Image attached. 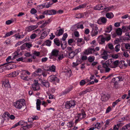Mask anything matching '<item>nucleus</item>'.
Instances as JSON below:
<instances>
[{
    "instance_id": "obj_1",
    "label": "nucleus",
    "mask_w": 130,
    "mask_h": 130,
    "mask_svg": "<svg viewBox=\"0 0 130 130\" xmlns=\"http://www.w3.org/2000/svg\"><path fill=\"white\" fill-rule=\"evenodd\" d=\"M14 105L16 108L18 109H20L25 105V100L24 99H20L16 101Z\"/></svg>"
},
{
    "instance_id": "obj_2",
    "label": "nucleus",
    "mask_w": 130,
    "mask_h": 130,
    "mask_svg": "<svg viewBox=\"0 0 130 130\" xmlns=\"http://www.w3.org/2000/svg\"><path fill=\"white\" fill-rule=\"evenodd\" d=\"M75 102V101L74 100L67 101L65 103V107L68 109H69L71 108H73L76 105Z\"/></svg>"
},
{
    "instance_id": "obj_3",
    "label": "nucleus",
    "mask_w": 130,
    "mask_h": 130,
    "mask_svg": "<svg viewBox=\"0 0 130 130\" xmlns=\"http://www.w3.org/2000/svg\"><path fill=\"white\" fill-rule=\"evenodd\" d=\"M74 47L68 46L67 47V50L68 51L69 58L72 59L76 55L74 51Z\"/></svg>"
},
{
    "instance_id": "obj_4",
    "label": "nucleus",
    "mask_w": 130,
    "mask_h": 130,
    "mask_svg": "<svg viewBox=\"0 0 130 130\" xmlns=\"http://www.w3.org/2000/svg\"><path fill=\"white\" fill-rule=\"evenodd\" d=\"M49 81L53 83H59L60 80L56 75H52L50 76L48 78Z\"/></svg>"
},
{
    "instance_id": "obj_5",
    "label": "nucleus",
    "mask_w": 130,
    "mask_h": 130,
    "mask_svg": "<svg viewBox=\"0 0 130 130\" xmlns=\"http://www.w3.org/2000/svg\"><path fill=\"white\" fill-rule=\"evenodd\" d=\"M57 13V11L55 10H47L44 11L42 13L43 14H45L52 15H55Z\"/></svg>"
},
{
    "instance_id": "obj_6",
    "label": "nucleus",
    "mask_w": 130,
    "mask_h": 130,
    "mask_svg": "<svg viewBox=\"0 0 130 130\" xmlns=\"http://www.w3.org/2000/svg\"><path fill=\"white\" fill-rule=\"evenodd\" d=\"M105 38L102 35L99 36L97 39V40L100 44H103L105 43Z\"/></svg>"
},
{
    "instance_id": "obj_7",
    "label": "nucleus",
    "mask_w": 130,
    "mask_h": 130,
    "mask_svg": "<svg viewBox=\"0 0 130 130\" xmlns=\"http://www.w3.org/2000/svg\"><path fill=\"white\" fill-rule=\"evenodd\" d=\"M95 50L94 48H89L87 49L84 52V53L86 55H88L89 54H92L93 53L95 52Z\"/></svg>"
},
{
    "instance_id": "obj_8",
    "label": "nucleus",
    "mask_w": 130,
    "mask_h": 130,
    "mask_svg": "<svg viewBox=\"0 0 130 130\" xmlns=\"http://www.w3.org/2000/svg\"><path fill=\"white\" fill-rule=\"evenodd\" d=\"M98 27L97 26H95V28L92 29V32H91V35L92 37L96 36L98 33Z\"/></svg>"
},
{
    "instance_id": "obj_9",
    "label": "nucleus",
    "mask_w": 130,
    "mask_h": 130,
    "mask_svg": "<svg viewBox=\"0 0 130 130\" xmlns=\"http://www.w3.org/2000/svg\"><path fill=\"white\" fill-rule=\"evenodd\" d=\"M2 84L3 86H4L5 87L9 88L10 87L9 80L8 79H6L3 82H2Z\"/></svg>"
},
{
    "instance_id": "obj_10",
    "label": "nucleus",
    "mask_w": 130,
    "mask_h": 130,
    "mask_svg": "<svg viewBox=\"0 0 130 130\" xmlns=\"http://www.w3.org/2000/svg\"><path fill=\"white\" fill-rule=\"evenodd\" d=\"M10 116V114L8 112H6L3 113L2 117L4 120H8L9 119Z\"/></svg>"
},
{
    "instance_id": "obj_11",
    "label": "nucleus",
    "mask_w": 130,
    "mask_h": 130,
    "mask_svg": "<svg viewBox=\"0 0 130 130\" xmlns=\"http://www.w3.org/2000/svg\"><path fill=\"white\" fill-rule=\"evenodd\" d=\"M107 21V19L105 17H102L100 18L98 21V23L99 24H100L101 23L100 22L101 21L103 23H105Z\"/></svg>"
},
{
    "instance_id": "obj_12",
    "label": "nucleus",
    "mask_w": 130,
    "mask_h": 130,
    "mask_svg": "<svg viewBox=\"0 0 130 130\" xmlns=\"http://www.w3.org/2000/svg\"><path fill=\"white\" fill-rule=\"evenodd\" d=\"M59 51L56 49H53L52 51L51 55L52 56L57 57L58 55Z\"/></svg>"
},
{
    "instance_id": "obj_13",
    "label": "nucleus",
    "mask_w": 130,
    "mask_h": 130,
    "mask_svg": "<svg viewBox=\"0 0 130 130\" xmlns=\"http://www.w3.org/2000/svg\"><path fill=\"white\" fill-rule=\"evenodd\" d=\"M64 32L63 30L62 29H60L58 31L57 30L55 33V35L57 36H59L62 35Z\"/></svg>"
},
{
    "instance_id": "obj_14",
    "label": "nucleus",
    "mask_w": 130,
    "mask_h": 130,
    "mask_svg": "<svg viewBox=\"0 0 130 130\" xmlns=\"http://www.w3.org/2000/svg\"><path fill=\"white\" fill-rule=\"evenodd\" d=\"M41 84L42 85L44 86L46 88L50 86V84L47 81L44 80L41 81Z\"/></svg>"
},
{
    "instance_id": "obj_15",
    "label": "nucleus",
    "mask_w": 130,
    "mask_h": 130,
    "mask_svg": "<svg viewBox=\"0 0 130 130\" xmlns=\"http://www.w3.org/2000/svg\"><path fill=\"white\" fill-rule=\"evenodd\" d=\"M19 73V71H14L12 72L11 73H10L9 75H10L11 76L14 77L18 75Z\"/></svg>"
},
{
    "instance_id": "obj_16",
    "label": "nucleus",
    "mask_w": 130,
    "mask_h": 130,
    "mask_svg": "<svg viewBox=\"0 0 130 130\" xmlns=\"http://www.w3.org/2000/svg\"><path fill=\"white\" fill-rule=\"evenodd\" d=\"M61 41H60L59 39L58 38H56L54 40V44L58 46H59L60 45H61Z\"/></svg>"
},
{
    "instance_id": "obj_17",
    "label": "nucleus",
    "mask_w": 130,
    "mask_h": 130,
    "mask_svg": "<svg viewBox=\"0 0 130 130\" xmlns=\"http://www.w3.org/2000/svg\"><path fill=\"white\" fill-rule=\"evenodd\" d=\"M56 67L54 65H53L50 67L48 69H47L46 70L47 71H50L51 72H55L56 70Z\"/></svg>"
},
{
    "instance_id": "obj_18",
    "label": "nucleus",
    "mask_w": 130,
    "mask_h": 130,
    "mask_svg": "<svg viewBox=\"0 0 130 130\" xmlns=\"http://www.w3.org/2000/svg\"><path fill=\"white\" fill-rule=\"evenodd\" d=\"M41 101L39 99L37 100L36 104V107L37 110H40V105L41 104Z\"/></svg>"
},
{
    "instance_id": "obj_19",
    "label": "nucleus",
    "mask_w": 130,
    "mask_h": 130,
    "mask_svg": "<svg viewBox=\"0 0 130 130\" xmlns=\"http://www.w3.org/2000/svg\"><path fill=\"white\" fill-rule=\"evenodd\" d=\"M118 80V77H114L112 79L111 82L114 83V85H117L119 82Z\"/></svg>"
},
{
    "instance_id": "obj_20",
    "label": "nucleus",
    "mask_w": 130,
    "mask_h": 130,
    "mask_svg": "<svg viewBox=\"0 0 130 130\" xmlns=\"http://www.w3.org/2000/svg\"><path fill=\"white\" fill-rule=\"evenodd\" d=\"M86 6V5L85 4H83L82 5H79L78 6H77L76 7L74 8L73 10H76L80 9L83 8Z\"/></svg>"
},
{
    "instance_id": "obj_21",
    "label": "nucleus",
    "mask_w": 130,
    "mask_h": 130,
    "mask_svg": "<svg viewBox=\"0 0 130 130\" xmlns=\"http://www.w3.org/2000/svg\"><path fill=\"white\" fill-rule=\"evenodd\" d=\"M106 16L108 18L111 19L114 17V15L112 12H108L106 13Z\"/></svg>"
},
{
    "instance_id": "obj_22",
    "label": "nucleus",
    "mask_w": 130,
    "mask_h": 130,
    "mask_svg": "<svg viewBox=\"0 0 130 130\" xmlns=\"http://www.w3.org/2000/svg\"><path fill=\"white\" fill-rule=\"evenodd\" d=\"M101 100L103 101H105L108 100L107 95L105 94H103L102 95Z\"/></svg>"
},
{
    "instance_id": "obj_23",
    "label": "nucleus",
    "mask_w": 130,
    "mask_h": 130,
    "mask_svg": "<svg viewBox=\"0 0 130 130\" xmlns=\"http://www.w3.org/2000/svg\"><path fill=\"white\" fill-rule=\"evenodd\" d=\"M112 29V26L111 25H110L109 26L107 27L106 29L105 30V32L107 33H109Z\"/></svg>"
},
{
    "instance_id": "obj_24",
    "label": "nucleus",
    "mask_w": 130,
    "mask_h": 130,
    "mask_svg": "<svg viewBox=\"0 0 130 130\" xmlns=\"http://www.w3.org/2000/svg\"><path fill=\"white\" fill-rule=\"evenodd\" d=\"M81 113H79L77 114V117L78 118V119L75 120V123H77L79 121L82 119V118L81 117Z\"/></svg>"
},
{
    "instance_id": "obj_25",
    "label": "nucleus",
    "mask_w": 130,
    "mask_h": 130,
    "mask_svg": "<svg viewBox=\"0 0 130 130\" xmlns=\"http://www.w3.org/2000/svg\"><path fill=\"white\" fill-rule=\"evenodd\" d=\"M73 88V87L72 86H71V87H70L67 90H65L63 92V94L64 95L65 94H66L67 93L69 92L71 90H72Z\"/></svg>"
},
{
    "instance_id": "obj_26",
    "label": "nucleus",
    "mask_w": 130,
    "mask_h": 130,
    "mask_svg": "<svg viewBox=\"0 0 130 130\" xmlns=\"http://www.w3.org/2000/svg\"><path fill=\"white\" fill-rule=\"evenodd\" d=\"M46 3H45L38 6L37 8V9H40L45 7V4Z\"/></svg>"
},
{
    "instance_id": "obj_27",
    "label": "nucleus",
    "mask_w": 130,
    "mask_h": 130,
    "mask_svg": "<svg viewBox=\"0 0 130 130\" xmlns=\"http://www.w3.org/2000/svg\"><path fill=\"white\" fill-rule=\"evenodd\" d=\"M116 32L118 35H121L122 33V29L120 28H118L117 29Z\"/></svg>"
},
{
    "instance_id": "obj_28",
    "label": "nucleus",
    "mask_w": 130,
    "mask_h": 130,
    "mask_svg": "<svg viewBox=\"0 0 130 130\" xmlns=\"http://www.w3.org/2000/svg\"><path fill=\"white\" fill-rule=\"evenodd\" d=\"M15 33V31H10V32H7L5 35L3 37L4 38H6L7 37H9L11 35H12L13 34Z\"/></svg>"
},
{
    "instance_id": "obj_29",
    "label": "nucleus",
    "mask_w": 130,
    "mask_h": 130,
    "mask_svg": "<svg viewBox=\"0 0 130 130\" xmlns=\"http://www.w3.org/2000/svg\"><path fill=\"white\" fill-rule=\"evenodd\" d=\"M47 35V32L45 31L42 34L41 36L39 38L41 39H44L46 36Z\"/></svg>"
},
{
    "instance_id": "obj_30",
    "label": "nucleus",
    "mask_w": 130,
    "mask_h": 130,
    "mask_svg": "<svg viewBox=\"0 0 130 130\" xmlns=\"http://www.w3.org/2000/svg\"><path fill=\"white\" fill-rule=\"evenodd\" d=\"M121 99L119 98L118 99L116 100L115 102H113L112 104V106L113 107H114L115 105H117L118 103L121 101Z\"/></svg>"
},
{
    "instance_id": "obj_31",
    "label": "nucleus",
    "mask_w": 130,
    "mask_h": 130,
    "mask_svg": "<svg viewBox=\"0 0 130 130\" xmlns=\"http://www.w3.org/2000/svg\"><path fill=\"white\" fill-rule=\"evenodd\" d=\"M32 127V124H30L29 125H26L25 126H23V127L22 128L23 129V130H25L27 129H28L29 128H31Z\"/></svg>"
},
{
    "instance_id": "obj_32",
    "label": "nucleus",
    "mask_w": 130,
    "mask_h": 130,
    "mask_svg": "<svg viewBox=\"0 0 130 130\" xmlns=\"http://www.w3.org/2000/svg\"><path fill=\"white\" fill-rule=\"evenodd\" d=\"M94 59L95 57L93 56L92 57L91 56H90L88 58V60L89 62H92L94 61Z\"/></svg>"
},
{
    "instance_id": "obj_33",
    "label": "nucleus",
    "mask_w": 130,
    "mask_h": 130,
    "mask_svg": "<svg viewBox=\"0 0 130 130\" xmlns=\"http://www.w3.org/2000/svg\"><path fill=\"white\" fill-rule=\"evenodd\" d=\"M110 63V62H108L106 63V62L102 63V67L103 68H105L108 67Z\"/></svg>"
},
{
    "instance_id": "obj_34",
    "label": "nucleus",
    "mask_w": 130,
    "mask_h": 130,
    "mask_svg": "<svg viewBox=\"0 0 130 130\" xmlns=\"http://www.w3.org/2000/svg\"><path fill=\"white\" fill-rule=\"evenodd\" d=\"M32 88L33 90L35 91H37L40 89V87L39 86H32Z\"/></svg>"
},
{
    "instance_id": "obj_35",
    "label": "nucleus",
    "mask_w": 130,
    "mask_h": 130,
    "mask_svg": "<svg viewBox=\"0 0 130 130\" xmlns=\"http://www.w3.org/2000/svg\"><path fill=\"white\" fill-rule=\"evenodd\" d=\"M101 6V4H98L97 5H96L94 7L93 9L94 10H100L101 8H100V6Z\"/></svg>"
},
{
    "instance_id": "obj_36",
    "label": "nucleus",
    "mask_w": 130,
    "mask_h": 130,
    "mask_svg": "<svg viewBox=\"0 0 130 130\" xmlns=\"http://www.w3.org/2000/svg\"><path fill=\"white\" fill-rule=\"evenodd\" d=\"M68 37V35L67 33H64L63 35V37L61 38V40L63 41H65Z\"/></svg>"
},
{
    "instance_id": "obj_37",
    "label": "nucleus",
    "mask_w": 130,
    "mask_h": 130,
    "mask_svg": "<svg viewBox=\"0 0 130 130\" xmlns=\"http://www.w3.org/2000/svg\"><path fill=\"white\" fill-rule=\"evenodd\" d=\"M120 45L118 44L116 45L115 47V51L116 52H118L120 50Z\"/></svg>"
},
{
    "instance_id": "obj_38",
    "label": "nucleus",
    "mask_w": 130,
    "mask_h": 130,
    "mask_svg": "<svg viewBox=\"0 0 130 130\" xmlns=\"http://www.w3.org/2000/svg\"><path fill=\"white\" fill-rule=\"evenodd\" d=\"M75 54L76 55L78 54V53H79L81 51V48H78L77 49H76L75 50H74Z\"/></svg>"
},
{
    "instance_id": "obj_39",
    "label": "nucleus",
    "mask_w": 130,
    "mask_h": 130,
    "mask_svg": "<svg viewBox=\"0 0 130 130\" xmlns=\"http://www.w3.org/2000/svg\"><path fill=\"white\" fill-rule=\"evenodd\" d=\"M101 124L100 123H97L95 125V128L99 129L100 128Z\"/></svg>"
},
{
    "instance_id": "obj_40",
    "label": "nucleus",
    "mask_w": 130,
    "mask_h": 130,
    "mask_svg": "<svg viewBox=\"0 0 130 130\" xmlns=\"http://www.w3.org/2000/svg\"><path fill=\"white\" fill-rule=\"evenodd\" d=\"M45 42L47 43L46 44V45L50 46L51 45V41L49 40H47Z\"/></svg>"
},
{
    "instance_id": "obj_41",
    "label": "nucleus",
    "mask_w": 130,
    "mask_h": 130,
    "mask_svg": "<svg viewBox=\"0 0 130 130\" xmlns=\"http://www.w3.org/2000/svg\"><path fill=\"white\" fill-rule=\"evenodd\" d=\"M30 12L32 14H35L37 12V11L34 8H32Z\"/></svg>"
},
{
    "instance_id": "obj_42",
    "label": "nucleus",
    "mask_w": 130,
    "mask_h": 130,
    "mask_svg": "<svg viewBox=\"0 0 130 130\" xmlns=\"http://www.w3.org/2000/svg\"><path fill=\"white\" fill-rule=\"evenodd\" d=\"M14 63V61H11L10 62H7L6 63H4L3 64L0 65V67L2 66H3L5 65L9 64L10 63Z\"/></svg>"
},
{
    "instance_id": "obj_43",
    "label": "nucleus",
    "mask_w": 130,
    "mask_h": 130,
    "mask_svg": "<svg viewBox=\"0 0 130 130\" xmlns=\"http://www.w3.org/2000/svg\"><path fill=\"white\" fill-rule=\"evenodd\" d=\"M26 31L28 32L31 31L32 30L31 27V25L29 26L28 27L26 28Z\"/></svg>"
},
{
    "instance_id": "obj_44",
    "label": "nucleus",
    "mask_w": 130,
    "mask_h": 130,
    "mask_svg": "<svg viewBox=\"0 0 130 130\" xmlns=\"http://www.w3.org/2000/svg\"><path fill=\"white\" fill-rule=\"evenodd\" d=\"M64 58L63 55V54H59L58 57V59L59 60H62Z\"/></svg>"
},
{
    "instance_id": "obj_45",
    "label": "nucleus",
    "mask_w": 130,
    "mask_h": 130,
    "mask_svg": "<svg viewBox=\"0 0 130 130\" xmlns=\"http://www.w3.org/2000/svg\"><path fill=\"white\" fill-rule=\"evenodd\" d=\"M31 117L33 121L34 120H37L39 119L38 117L37 116H32Z\"/></svg>"
},
{
    "instance_id": "obj_46",
    "label": "nucleus",
    "mask_w": 130,
    "mask_h": 130,
    "mask_svg": "<svg viewBox=\"0 0 130 130\" xmlns=\"http://www.w3.org/2000/svg\"><path fill=\"white\" fill-rule=\"evenodd\" d=\"M34 83L32 84V86H37L39 85V84L38 83V82L37 80H34Z\"/></svg>"
},
{
    "instance_id": "obj_47",
    "label": "nucleus",
    "mask_w": 130,
    "mask_h": 130,
    "mask_svg": "<svg viewBox=\"0 0 130 130\" xmlns=\"http://www.w3.org/2000/svg\"><path fill=\"white\" fill-rule=\"evenodd\" d=\"M74 41V40L72 39H69L68 41V44L70 45H71V44Z\"/></svg>"
},
{
    "instance_id": "obj_48",
    "label": "nucleus",
    "mask_w": 130,
    "mask_h": 130,
    "mask_svg": "<svg viewBox=\"0 0 130 130\" xmlns=\"http://www.w3.org/2000/svg\"><path fill=\"white\" fill-rule=\"evenodd\" d=\"M25 43V44L26 47H27L28 48H30L32 47V45L31 44L27 43Z\"/></svg>"
},
{
    "instance_id": "obj_49",
    "label": "nucleus",
    "mask_w": 130,
    "mask_h": 130,
    "mask_svg": "<svg viewBox=\"0 0 130 130\" xmlns=\"http://www.w3.org/2000/svg\"><path fill=\"white\" fill-rule=\"evenodd\" d=\"M81 114V116H82L81 118H82V119L85 118V117L86 116V114L85 113V112L84 111V110H82V113Z\"/></svg>"
},
{
    "instance_id": "obj_50",
    "label": "nucleus",
    "mask_w": 130,
    "mask_h": 130,
    "mask_svg": "<svg viewBox=\"0 0 130 130\" xmlns=\"http://www.w3.org/2000/svg\"><path fill=\"white\" fill-rule=\"evenodd\" d=\"M108 47L109 48L110 50H112L113 49V45L111 43L108 44Z\"/></svg>"
},
{
    "instance_id": "obj_51",
    "label": "nucleus",
    "mask_w": 130,
    "mask_h": 130,
    "mask_svg": "<svg viewBox=\"0 0 130 130\" xmlns=\"http://www.w3.org/2000/svg\"><path fill=\"white\" fill-rule=\"evenodd\" d=\"M73 124L72 122H70L67 124V125L69 127H71L73 126Z\"/></svg>"
},
{
    "instance_id": "obj_52",
    "label": "nucleus",
    "mask_w": 130,
    "mask_h": 130,
    "mask_svg": "<svg viewBox=\"0 0 130 130\" xmlns=\"http://www.w3.org/2000/svg\"><path fill=\"white\" fill-rule=\"evenodd\" d=\"M25 44L24 43L20 46V48L22 50H23L26 48Z\"/></svg>"
},
{
    "instance_id": "obj_53",
    "label": "nucleus",
    "mask_w": 130,
    "mask_h": 130,
    "mask_svg": "<svg viewBox=\"0 0 130 130\" xmlns=\"http://www.w3.org/2000/svg\"><path fill=\"white\" fill-rule=\"evenodd\" d=\"M77 17H76V18L78 19L83 18L84 17V15L81 13L78 14L77 15Z\"/></svg>"
},
{
    "instance_id": "obj_54",
    "label": "nucleus",
    "mask_w": 130,
    "mask_h": 130,
    "mask_svg": "<svg viewBox=\"0 0 130 130\" xmlns=\"http://www.w3.org/2000/svg\"><path fill=\"white\" fill-rule=\"evenodd\" d=\"M119 62V61L118 60H116V61H115L113 62V65L115 67H117L118 65V64Z\"/></svg>"
},
{
    "instance_id": "obj_55",
    "label": "nucleus",
    "mask_w": 130,
    "mask_h": 130,
    "mask_svg": "<svg viewBox=\"0 0 130 130\" xmlns=\"http://www.w3.org/2000/svg\"><path fill=\"white\" fill-rule=\"evenodd\" d=\"M125 48L127 49H130V45L129 43H127L125 45Z\"/></svg>"
},
{
    "instance_id": "obj_56",
    "label": "nucleus",
    "mask_w": 130,
    "mask_h": 130,
    "mask_svg": "<svg viewBox=\"0 0 130 130\" xmlns=\"http://www.w3.org/2000/svg\"><path fill=\"white\" fill-rule=\"evenodd\" d=\"M83 39L82 38H78L77 39L76 43L79 46V42H81L82 41Z\"/></svg>"
},
{
    "instance_id": "obj_57",
    "label": "nucleus",
    "mask_w": 130,
    "mask_h": 130,
    "mask_svg": "<svg viewBox=\"0 0 130 130\" xmlns=\"http://www.w3.org/2000/svg\"><path fill=\"white\" fill-rule=\"evenodd\" d=\"M37 35L35 34H32L30 36V38L31 39H34L35 38Z\"/></svg>"
},
{
    "instance_id": "obj_58",
    "label": "nucleus",
    "mask_w": 130,
    "mask_h": 130,
    "mask_svg": "<svg viewBox=\"0 0 130 130\" xmlns=\"http://www.w3.org/2000/svg\"><path fill=\"white\" fill-rule=\"evenodd\" d=\"M48 58H47L46 57H43L41 59V62H46Z\"/></svg>"
},
{
    "instance_id": "obj_59",
    "label": "nucleus",
    "mask_w": 130,
    "mask_h": 130,
    "mask_svg": "<svg viewBox=\"0 0 130 130\" xmlns=\"http://www.w3.org/2000/svg\"><path fill=\"white\" fill-rule=\"evenodd\" d=\"M79 83L81 86L85 84V81L84 80H82Z\"/></svg>"
},
{
    "instance_id": "obj_60",
    "label": "nucleus",
    "mask_w": 130,
    "mask_h": 130,
    "mask_svg": "<svg viewBox=\"0 0 130 130\" xmlns=\"http://www.w3.org/2000/svg\"><path fill=\"white\" fill-rule=\"evenodd\" d=\"M61 47L63 50H64V49L66 48L67 45H63V44L62 43V41H61Z\"/></svg>"
},
{
    "instance_id": "obj_61",
    "label": "nucleus",
    "mask_w": 130,
    "mask_h": 130,
    "mask_svg": "<svg viewBox=\"0 0 130 130\" xmlns=\"http://www.w3.org/2000/svg\"><path fill=\"white\" fill-rule=\"evenodd\" d=\"M33 54L34 55H36L37 56H39L40 55V53L39 52L35 51Z\"/></svg>"
},
{
    "instance_id": "obj_62",
    "label": "nucleus",
    "mask_w": 130,
    "mask_h": 130,
    "mask_svg": "<svg viewBox=\"0 0 130 130\" xmlns=\"http://www.w3.org/2000/svg\"><path fill=\"white\" fill-rule=\"evenodd\" d=\"M111 36L110 35H109L108 37L104 38L105 40V41H108L111 39Z\"/></svg>"
},
{
    "instance_id": "obj_63",
    "label": "nucleus",
    "mask_w": 130,
    "mask_h": 130,
    "mask_svg": "<svg viewBox=\"0 0 130 130\" xmlns=\"http://www.w3.org/2000/svg\"><path fill=\"white\" fill-rule=\"evenodd\" d=\"M76 27L78 29L79 28H81L82 29L84 28V26L82 24L78 25L76 26Z\"/></svg>"
},
{
    "instance_id": "obj_64",
    "label": "nucleus",
    "mask_w": 130,
    "mask_h": 130,
    "mask_svg": "<svg viewBox=\"0 0 130 130\" xmlns=\"http://www.w3.org/2000/svg\"><path fill=\"white\" fill-rule=\"evenodd\" d=\"M20 76L22 79L25 80H27V78H28V76H26L25 77H24L23 76L20 75Z\"/></svg>"
}]
</instances>
